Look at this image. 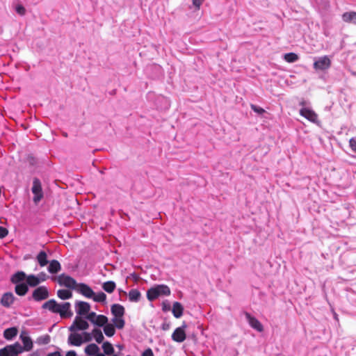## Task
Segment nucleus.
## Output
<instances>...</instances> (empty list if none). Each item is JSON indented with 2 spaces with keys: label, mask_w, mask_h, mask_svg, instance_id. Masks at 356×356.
Returning a JSON list of instances; mask_svg holds the SVG:
<instances>
[{
  "label": "nucleus",
  "mask_w": 356,
  "mask_h": 356,
  "mask_svg": "<svg viewBox=\"0 0 356 356\" xmlns=\"http://www.w3.org/2000/svg\"><path fill=\"white\" fill-rule=\"evenodd\" d=\"M170 289L165 284H157L147 291V298L153 301L161 296H170Z\"/></svg>",
  "instance_id": "nucleus-1"
},
{
  "label": "nucleus",
  "mask_w": 356,
  "mask_h": 356,
  "mask_svg": "<svg viewBox=\"0 0 356 356\" xmlns=\"http://www.w3.org/2000/svg\"><path fill=\"white\" fill-rule=\"evenodd\" d=\"M51 280H56L60 286H63L72 290H75L79 284L73 277L65 273H62L58 277H51Z\"/></svg>",
  "instance_id": "nucleus-2"
},
{
  "label": "nucleus",
  "mask_w": 356,
  "mask_h": 356,
  "mask_svg": "<svg viewBox=\"0 0 356 356\" xmlns=\"http://www.w3.org/2000/svg\"><path fill=\"white\" fill-rule=\"evenodd\" d=\"M23 352V348L19 343L6 346L0 349V356H17Z\"/></svg>",
  "instance_id": "nucleus-3"
},
{
  "label": "nucleus",
  "mask_w": 356,
  "mask_h": 356,
  "mask_svg": "<svg viewBox=\"0 0 356 356\" xmlns=\"http://www.w3.org/2000/svg\"><path fill=\"white\" fill-rule=\"evenodd\" d=\"M31 191L33 194V201L37 204L43 198L42 184L38 178L35 177L33 179Z\"/></svg>",
  "instance_id": "nucleus-4"
},
{
  "label": "nucleus",
  "mask_w": 356,
  "mask_h": 356,
  "mask_svg": "<svg viewBox=\"0 0 356 356\" xmlns=\"http://www.w3.org/2000/svg\"><path fill=\"white\" fill-rule=\"evenodd\" d=\"M89 327L87 320L82 317L76 316L72 324L69 327L70 332L84 331Z\"/></svg>",
  "instance_id": "nucleus-5"
},
{
  "label": "nucleus",
  "mask_w": 356,
  "mask_h": 356,
  "mask_svg": "<svg viewBox=\"0 0 356 356\" xmlns=\"http://www.w3.org/2000/svg\"><path fill=\"white\" fill-rule=\"evenodd\" d=\"M331 66V60L327 56L318 57L315 58L313 67L316 71H325Z\"/></svg>",
  "instance_id": "nucleus-6"
},
{
  "label": "nucleus",
  "mask_w": 356,
  "mask_h": 356,
  "mask_svg": "<svg viewBox=\"0 0 356 356\" xmlns=\"http://www.w3.org/2000/svg\"><path fill=\"white\" fill-rule=\"evenodd\" d=\"M49 296L47 288L44 286H40L33 290L32 293V298L37 302H40L47 299Z\"/></svg>",
  "instance_id": "nucleus-7"
},
{
  "label": "nucleus",
  "mask_w": 356,
  "mask_h": 356,
  "mask_svg": "<svg viewBox=\"0 0 356 356\" xmlns=\"http://www.w3.org/2000/svg\"><path fill=\"white\" fill-rule=\"evenodd\" d=\"M187 325L185 322H183L181 326L177 327L172 334V339L176 342L181 343L185 341L186 338L185 329L186 328Z\"/></svg>",
  "instance_id": "nucleus-8"
},
{
  "label": "nucleus",
  "mask_w": 356,
  "mask_h": 356,
  "mask_svg": "<svg viewBox=\"0 0 356 356\" xmlns=\"http://www.w3.org/2000/svg\"><path fill=\"white\" fill-rule=\"evenodd\" d=\"M244 314L248 324L252 328L259 332L264 330V327L262 324L257 318H256L254 316H252L250 313L247 312H245Z\"/></svg>",
  "instance_id": "nucleus-9"
},
{
  "label": "nucleus",
  "mask_w": 356,
  "mask_h": 356,
  "mask_svg": "<svg viewBox=\"0 0 356 356\" xmlns=\"http://www.w3.org/2000/svg\"><path fill=\"white\" fill-rule=\"evenodd\" d=\"M75 291L88 298H91L95 295L92 288L85 283H79Z\"/></svg>",
  "instance_id": "nucleus-10"
},
{
  "label": "nucleus",
  "mask_w": 356,
  "mask_h": 356,
  "mask_svg": "<svg viewBox=\"0 0 356 356\" xmlns=\"http://www.w3.org/2000/svg\"><path fill=\"white\" fill-rule=\"evenodd\" d=\"M75 309L77 315L84 316L90 310V305L84 301H76L75 303Z\"/></svg>",
  "instance_id": "nucleus-11"
},
{
  "label": "nucleus",
  "mask_w": 356,
  "mask_h": 356,
  "mask_svg": "<svg viewBox=\"0 0 356 356\" xmlns=\"http://www.w3.org/2000/svg\"><path fill=\"white\" fill-rule=\"evenodd\" d=\"M300 115L313 123L318 122V115L312 109L303 107L300 110Z\"/></svg>",
  "instance_id": "nucleus-12"
},
{
  "label": "nucleus",
  "mask_w": 356,
  "mask_h": 356,
  "mask_svg": "<svg viewBox=\"0 0 356 356\" xmlns=\"http://www.w3.org/2000/svg\"><path fill=\"white\" fill-rule=\"evenodd\" d=\"M71 304L68 302H65L59 305L58 310L56 314H59L60 317L63 318H70L73 315L71 309Z\"/></svg>",
  "instance_id": "nucleus-13"
},
{
  "label": "nucleus",
  "mask_w": 356,
  "mask_h": 356,
  "mask_svg": "<svg viewBox=\"0 0 356 356\" xmlns=\"http://www.w3.org/2000/svg\"><path fill=\"white\" fill-rule=\"evenodd\" d=\"M15 296L11 292H6L3 293L0 300V303L5 307H10L11 305L14 302Z\"/></svg>",
  "instance_id": "nucleus-14"
},
{
  "label": "nucleus",
  "mask_w": 356,
  "mask_h": 356,
  "mask_svg": "<svg viewBox=\"0 0 356 356\" xmlns=\"http://www.w3.org/2000/svg\"><path fill=\"white\" fill-rule=\"evenodd\" d=\"M67 342L70 346H80L83 343V341L80 334L74 332L69 335Z\"/></svg>",
  "instance_id": "nucleus-15"
},
{
  "label": "nucleus",
  "mask_w": 356,
  "mask_h": 356,
  "mask_svg": "<svg viewBox=\"0 0 356 356\" xmlns=\"http://www.w3.org/2000/svg\"><path fill=\"white\" fill-rule=\"evenodd\" d=\"M59 305L54 299H51L47 302H45L42 305V308L44 309H48L52 313L56 314L57 312H59Z\"/></svg>",
  "instance_id": "nucleus-16"
},
{
  "label": "nucleus",
  "mask_w": 356,
  "mask_h": 356,
  "mask_svg": "<svg viewBox=\"0 0 356 356\" xmlns=\"http://www.w3.org/2000/svg\"><path fill=\"white\" fill-rule=\"evenodd\" d=\"M111 312L114 317H123L125 309L124 307L120 304H113L111 307Z\"/></svg>",
  "instance_id": "nucleus-17"
},
{
  "label": "nucleus",
  "mask_w": 356,
  "mask_h": 356,
  "mask_svg": "<svg viewBox=\"0 0 356 356\" xmlns=\"http://www.w3.org/2000/svg\"><path fill=\"white\" fill-rule=\"evenodd\" d=\"M26 278V275L24 272L17 271L11 276L10 281L13 284L16 285L17 283H24Z\"/></svg>",
  "instance_id": "nucleus-18"
},
{
  "label": "nucleus",
  "mask_w": 356,
  "mask_h": 356,
  "mask_svg": "<svg viewBox=\"0 0 356 356\" xmlns=\"http://www.w3.org/2000/svg\"><path fill=\"white\" fill-rule=\"evenodd\" d=\"M47 270L51 274H56L61 270V265L58 261L53 259L49 262Z\"/></svg>",
  "instance_id": "nucleus-19"
},
{
  "label": "nucleus",
  "mask_w": 356,
  "mask_h": 356,
  "mask_svg": "<svg viewBox=\"0 0 356 356\" xmlns=\"http://www.w3.org/2000/svg\"><path fill=\"white\" fill-rule=\"evenodd\" d=\"M172 312L176 318H179L183 315L184 307L180 302H175L173 303Z\"/></svg>",
  "instance_id": "nucleus-20"
},
{
  "label": "nucleus",
  "mask_w": 356,
  "mask_h": 356,
  "mask_svg": "<svg viewBox=\"0 0 356 356\" xmlns=\"http://www.w3.org/2000/svg\"><path fill=\"white\" fill-rule=\"evenodd\" d=\"M342 20L346 23L356 24V12L350 11L344 13L341 16Z\"/></svg>",
  "instance_id": "nucleus-21"
},
{
  "label": "nucleus",
  "mask_w": 356,
  "mask_h": 356,
  "mask_svg": "<svg viewBox=\"0 0 356 356\" xmlns=\"http://www.w3.org/2000/svg\"><path fill=\"white\" fill-rule=\"evenodd\" d=\"M15 293L19 296H25L29 291V286L26 282L17 283L15 288Z\"/></svg>",
  "instance_id": "nucleus-22"
},
{
  "label": "nucleus",
  "mask_w": 356,
  "mask_h": 356,
  "mask_svg": "<svg viewBox=\"0 0 356 356\" xmlns=\"http://www.w3.org/2000/svg\"><path fill=\"white\" fill-rule=\"evenodd\" d=\"M99 352V348L95 343H90L85 348V353L88 356H95Z\"/></svg>",
  "instance_id": "nucleus-23"
},
{
  "label": "nucleus",
  "mask_w": 356,
  "mask_h": 356,
  "mask_svg": "<svg viewBox=\"0 0 356 356\" xmlns=\"http://www.w3.org/2000/svg\"><path fill=\"white\" fill-rule=\"evenodd\" d=\"M36 259H37V261L38 262L39 265L41 266V267H44L45 266H47L49 261L47 259V253L42 250L40 251L37 257H36Z\"/></svg>",
  "instance_id": "nucleus-24"
},
{
  "label": "nucleus",
  "mask_w": 356,
  "mask_h": 356,
  "mask_svg": "<svg viewBox=\"0 0 356 356\" xmlns=\"http://www.w3.org/2000/svg\"><path fill=\"white\" fill-rule=\"evenodd\" d=\"M108 322V318L102 314H97L92 324L97 327H103Z\"/></svg>",
  "instance_id": "nucleus-25"
},
{
  "label": "nucleus",
  "mask_w": 356,
  "mask_h": 356,
  "mask_svg": "<svg viewBox=\"0 0 356 356\" xmlns=\"http://www.w3.org/2000/svg\"><path fill=\"white\" fill-rule=\"evenodd\" d=\"M18 330L15 327L7 328L3 332V337L7 340H12L17 334Z\"/></svg>",
  "instance_id": "nucleus-26"
},
{
  "label": "nucleus",
  "mask_w": 356,
  "mask_h": 356,
  "mask_svg": "<svg viewBox=\"0 0 356 356\" xmlns=\"http://www.w3.org/2000/svg\"><path fill=\"white\" fill-rule=\"evenodd\" d=\"M20 338L22 341L24 346L23 350L29 351L33 348V341L32 339L28 336L20 335Z\"/></svg>",
  "instance_id": "nucleus-27"
},
{
  "label": "nucleus",
  "mask_w": 356,
  "mask_h": 356,
  "mask_svg": "<svg viewBox=\"0 0 356 356\" xmlns=\"http://www.w3.org/2000/svg\"><path fill=\"white\" fill-rule=\"evenodd\" d=\"M141 297V293L138 289H131L129 292V300L131 302H138Z\"/></svg>",
  "instance_id": "nucleus-28"
},
{
  "label": "nucleus",
  "mask_w": 356,
  "mask_h": 356,
  "mask_svg": "<svg viewBox=\"0 0 356 356\" xmlns=\"http://www.w3.org/2000/svg\"><path fill=\"white\" fill-rule=\"evenodd\" d=\"M26 283L28 286L35 287L40 284V280H38L35 275H26Z\"/></svg>",
  "instance_id": "nucleus-29"
},
{
  "label": "nucleus",
  "mask_w": 356,
  "mask_h": 356,
  "mask_svg": "<svg viewBox=\"0 0 356 356\" xmlns=\"http://www.w3.org/2000/svg\"><path fill=\"white\" fill-rule=\"evenodd\" d=\"M116 284L113 281H107L103 283L102 289L107 293H111L115 289Z\"/></svg>",
  "instance_id": "nucleus-30"
},
{
  "label": "nucleus",
  "mask_w": 356,
  "mask_h": 356,
  "mask_svg": "<svg viewBox=\"0 0 356 356\" xmlns=\"http://www.w3.org/2000/svg\"><path fill=\"white\" fill-rule=\"evenodd\" d=\"M92 337L95 338V341L98 343H101L103 342L104 339V337L102 334V332L99 328H95L92 331Z\"/></svg>",
  "instance_id": "nucleus-31"
},
{
  "label": "nucleus",
  "mask_w": 356,
  "mask_h": 356,
  "mask_svg": "<svg viewBox=\"0 0 356 356\" xmlns=\"http://www.w3.org/2000/svg\"><path fill=\"white\" fill-rule=\"evenodd\" d=\"M57 296L61 300H68L72 297V293L70 290L59 289L57 291Z\"/></svg>",
  "instance_id": "nucleus-32"
},
{
  "label": "nucleus",
  "mask_w": 356,
  "mask_h": 356,
  "mask_svg": "<svg viewBox=\"0 0 356 356\" xmlns=\"http://www.w3.org/2000/svg\"><path fill=\"white\" fill-rule=\"evenodd\" d=\"M102 348L104 352V355H111L115 352L113 345L109 341H104Z\"/></svg>",
  "instance_id": "nucleus-33"
},
{
  "label": "nucleus",
  "mask_w": 356,
  "mask_h": 356,
  "mask_svg": "<svg viewBox=\"0 0 356 356\" xmlns=\"http://www.w3.org/2000/svg\"><path fill=\"white\" fill-rule=\"evenodd\" d=\"M103 329L104 334L108 337H113L115 333V327L113 325L109 324L108 323L103 326Z\"/></svg>",
  "instance_id": "nucleus-34"
},
{
  "label": "nucleus",
  "mask_w": 356,
  "mask_h": 356,
  "mask_svg": "<svg viewBox=\"0 0 356 356\" xmlns=\"http://www.w3.org/2000/svg\"><path fill=\"white\" fill-rule=\"evenodd\" d=\"M284 59L288 63H295L298 59V56L293 52L286 53L284 55Z\"/></svg>",
  "instance_id": "nucleus-35"
},
{
  "label": "nucleus",
  "mask_w": 356,
  "mask_h": 356,
  "mask_svg": "<svg viewBox=\"0 0 356 356\" xmlns=\"http://www.w3.org/2000/svg\"><path fill=\"white\" fill-rule=\"evenodd\" d=\"M112 321L114 323L113 326L115 328L116 327L119 330H121L124 327L125 321L123 319V317H114L112 319Z\"/></svg>",
  "instance_id": "nucleus-36"
},
{
  "label": "nucleus",
  "mask_w": 356,
  "mask_h": 356,
  "mask_svg": "<svg viewBox=\"0 0 356 356\" xmlns=\"http://www.w3.org/2000/svg\"><path fill=\"white\" fill-rule=\"evenodd\" d=\"M91 298H92L95 302L102 303L106 302V295L104 292L100 291L97 293H95L94 296Z\"/></svg>",
  "instance_id": "nucleus-37"
},
{
  "label": "nucleus",
  "mask_w": 356,
  "mask_h": 356,
  "mask_svg": "<svg viewBox=\"0 0 356 356\" xmlns=\"http://www.w3.org/2000/svg\"><path fill=\"white\" fill-rule=\"evenodd\" d=\"M51 337L49 334H44L39 337L37 339L36 343L39 345H47L49 343Z\"/></svg>",
  "instance_id": "nucleus-38"
},
{
  "label": "nucleus",
  "mask_w": 356,
  "mask_h": 356,
  "mask_svg": "<svg viewBox=\"0 0 356 356\" xmlns=\"http://www.w3.org/2000/svg\"><path fill=\"white\" fill-rule=\"evenodd\" d=\"M250 107L254 112L259 115H263L266 112V111L263 108L255 104H251Z\"/></svg>",
  "instance_id": "nucleus-39"
},
{
  "label": "nucleus",
  "mask_w": 356,
  "mask_h": 356,
  "mask_svg": "<svg viewBox=\"0 0 356 356\" xmlns=\"http://www.w3.org/2000/svg\"><path fill=\"white\" fill-rule=\"evenodd\" d=\"M97 316V314L95 312H88L83 317L92 323Z\"/></svg>",
  "instance_id": "nucleus-40"
},
{
  "label": "nucleus",
  "mask_w": 356,
  "mask_h": 356,
  "mask_svg": "<svg viewBox=\"0 0 356 356\" xmlns=\"http://www.w3.org/2000/svg\"><path fill=\"white\" fill-rule=\"evenodd\" d=\"M15 11L21 16L24 15L26 13L25 8L21 4H17L15 6Z\"/></svg>",
  "instance_id": "nucleus-41"
},
{
  "label": "nucleus",
  "mask_w": 356,
  "mask_h": 356,
  "mask_svg": "<svg viewBox=\"0 0 356 356\" xmlns=\"http://www.w3.org/2000/svg\"><path fill=\"white\" fill-rule=\"evenodd\" d=\"M349 145L352 151L356 153V137L350 139Z\"/></svg>",
  "instance_id": "nucleus-42"
},
{
  "label": "nucleus",
  "mask_w": 356,
  "mask_h": 356,
  "mask_svg": "<svg viewBox=\"0 0 356 356\" xmlns=\"http://www.w3.org/2000/svg\"><path fill=\"white\" fill-rule=\"evenodd\" d=\"M83 335L84 337V338L83 339V342L90 341L92 340V332L89 333V332H83Z\"/></svg>",
  "instance_id": "nucleus-43"
},
{
  "label": "nucleus",
  "mask_w": 356,
  "mask_h": 356,
  "mask_svg": "<svg viewBox=\"0 0 356 356\" xmlns=\"http://www.w3.org/2000/svg\"><path fill=\"white\" fill-rule=\"evenodd\" d=\"M171 309V306L168 300H165L162 303V310L165 312H168Z\"/></svg>",
  "instance_id": "nucleus-44"
},
{
  "label": "nucleus",
  "mask_w": 356,
  "mask_h": 356,
  "mask_svg": "<svg viewBox=\"0 0 356 356\" xmlns=\"http://www.w3.org/2000/svg\"><path fill=\"white\" fill-rule=\"evenodd\" d=\"M8 234V230L4 227L0 226V238H4Z\"/></svg>",
  "instance_id": "nucleus-45"
},
{
  "label": "nucleus",
  "mask_w": 356,
  "mask_h": 356,
  "mask_svg": "<svg viewBox=\"0 0 356 356\" xmlns=\"http://www.w3.org/2000/svg\"><path fill=\"white\" fill-rule=\"evenodd\" d=\"M36 277H38V280H40V283L42 282L45 281L49 277L47 275V274L44 272L40 273L38 275H36Z\"/></svg>",
  "instance_id": "nucleus-46"
},
{
  "label": "nucleus",
  "mask_w": 356,
  "mask_h": 356,
  "mask_svg": "<svg viewBox=\"0 0 356 356\" xmlns=\"http://www.w3.org/2000/svg\"><path fill=\"white\" fill-rule=\"evenodd\" d=\"M193 5L196 10H199L204 0H192Z\"/></svg>",
  "instance_id": "nucleus-47"
},
{
  "label": "nucleus",
  "mask_w": 356,
  "mask_h": 356,
  "mask_svg": "<svg viewBox=\"0 0 356 356\" xmlns=\"http://www.w3.org/2000/svg\"><path fill=\"white\" fill-rule=\"evenodd\" d=\"M142 356H154L152 350L149 348H147L143 352Z\"/></svg>",
  "instance_id": "nucleus-48"
},
{
  "label": "nucleus",
  "mask_w": 356,
  "mask_h": 356,
  "mask_svg": "<svg viewBox=\"0 0 356 356\" xmlns=\"http://www.w3.org/2000/svg\"><path fill=\"white\" fill-rule=\"evenodd\" d=\"M170 323H164L162 324L161 325V328L163 330H168L170 329Z\"/></svg>",
  "instance_id": "nucleus-49"
},
{
  "label": "nucleus",
  "mask_w": 356,
  "mask_h": 356,
  "mask_svg": "<svg viewBox=\"0 0 356 356\" xmlns=\"http://www.w3.org/2000/svg\"><path fill=\"white\" fill-rule=\"evenodd\" d=\"M47 356H62V355L59 351H55L54 353H49Z\"/></svg>",
  "instance_id": "nucleus-50"
},
{
  "label": "nucleus",
  "mask_w": 356,
  "mask_h": 356,
  "mask_svg": "<svg viewBox=\"0 0 356 356\" xmlns=\"http://www.w3.org/2000/svg\"><path fill=\"white\" fill-rule=\"evenodd\" d=\"M65 356H77L74 350H70L66 353Z\"/></svg>",
  "instance_id": "nucleus-51"
},
{
  "label": "nucleus",
  "mask_w": 356,
  "mask_h": 356,
  "mask_svg": "<svg viewBox=\"0 0 356 356\" xmlns=\"http://www.w3.org/2000/svg\"><path fill=\"white\" fill-rule=\"evenodd\" d=\"M131 277L135 280V281H138L139 280V276L138 274H136V273H133L131 274Z\"/></svg>",
  "instance_id": "nucleus-52"
},
{
  "label": "nucleus",
  "mask_w": 356,
  "mask_h": 356,
  "mask_svg": "<svg viewBox=\"0 0 356 356\" xmlns=\"http://www.w3.org/2000/svg\"><path fill=\"white\" fill-rule=\"evenodd\" d=\"M95 356H105V355L103 353H98Z\"/></svg>",
  "instance_id": "nucleus-53"
},
{
  "label": "nucleus",
  "mask_w": 356,
  "mask_h": 356,
  "mask_svg": "<svg viewBox=\"0 0 356 356\" xmlns=\"http://www.w3.org/2000/svg\"><path fill=\"white\" fill-rule=\"evenodd\" d=\"M120 350H122L123 348V346L122 345H118L117 346Z\"/></svg>",
  "instance_id": "nucleus-54"
},
{
  "label": "nucleus",
  "mask_w": 356,
  "mask_h": 356,
  "mask_svg": "<svg viewBox=\"0 0 356 356\" xmlns=\"http://www.w3.org/2000/svg\"><path fill=\"white\" fill-rule=\"evenodd\" d=\"M305 102H301L300 103V105H301V106H305Z\"/></svg>",
  "instance_id": "nucleus-55"
},
{
  "label": "nucleus",
  "mask_w": 356,
  "mask_h": 356,
  "mask_svg": "<svg viewBox=\"0 0 356 356\" xmlns=\"http://www.w3.org/2000/svg\"><path fill=\"white\" fill-rule=\"evenodd\" d=\"M352 74H353L354 76H356V72H352Z\"/></svg>",
  "instance_id": "nucleus-56"
},
{
  "label": "nucleus",
  "mask_w": 356,
  "mask_h": 356,
  "mask_svg": "<svg viewBox=\"0 0 356 356\" xmlns=\"http://www.w3.org/2000/svg\"><path fill=\"white\" fill-rule=\"evenodd\" d=\"M63 136H64L65 137H67V133H64V134H63Z\"/></svg>",
  "instance_id": "nucleus-57"
},
{
  "label": "nucleus",
  "mask_w": 356,
  "mask_h": 356,
  "mask_svg": "<svg viewBox=\"0 0 356 356\" xmlns=\"http://www.w3.org/2000/svg\"><path fill=\"white\" fill-rule=\"evenodd\" d=\"M112 355V356H119V355H114V354H113V355Z\"/></svg>",
  "instance_id": "nucleus-58"
}]
</instances>
